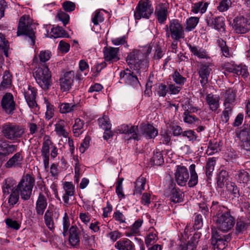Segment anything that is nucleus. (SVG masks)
Returning a JSON list of instances; mask_svg holds the SVG:
<instances>
[{
    "label": "nucleus",
    "mask_w": 250,
    "mask_h": 250,
    "mask_svg": "<svg viewBox=\"0 0 250 250\" xmlns=\"http://www.w3.org/2000/svg\"><path fill=\"white\" fill-rule=\"evenodd\" d=\"M223 69L229 72L232 73L234 75L241 76L244 78H247L249 72L245 65L226 63L223 65Z\"/></svg>",
    "instance_id": "ddd939ff"
},
{
    "label": "nucleus",
    "mask_w": 250,
    "mask_h": 250,
    "mask_svg": "<svg viewBox=\"0 0 250 250\" xmlns=\"http://www.w3.org/2000/svg\"><path fill=\"white\" fill-rule=\"evenodd\" d=\"M51 141L47 139L44 141L41 149L42 156L43 158L44 167L45 169L49 167V146L51 145Z\"/></svg>",
    "instance_id": "c756f323"
},
{
    "label": "nucleus",
    "mask_w": 250,
    "mask_h": 250,
    "mask_svg": "<svg viewBox=\"0 0 250 250\" xmlns=\"http://www.w3.org/2000/svg\"><path fill=\"white\" fill-rule=\"evenodd\" d=\"M1 132L6 139L15 141L22 137L25 129L21 125L8 123L3 125Z\"/></svg>",
    "instance_id": "20e7f679"
},
{
    "label": "nucleus",
    "mask_w": 250,
    "mask_h": 250,
    "mask_svg": "<svg viewBox=\"0 0 250 250\" xmlns=\"http://www.w3.org/2000/svg\"><path fill=\"white\" fill-rule=\"evenodd\" d=\"M211 64L208 62H201L198 66V74L201 79L200 82L203 87H204L208 83L211 68Z\"/></svg>",
    "instance_id": "f3484780"
},
{
    "label": "nucleus",
    "mask_w": 250,
    "mask_h": 250,
    "mask_svg": "<svg viewBox=\"0 0 250 250\" xmlns=\"http://www.w3.org/2000/svg\"><path fill=\"white\" fill-rule=\"evenodd\" d=\"M206 21L208 26L218 31L225 30V18L222 16H215L209 12L206 17Z\"/></svg>",
    "instance_id": "9b49d317"
},
{
    "label": "nucleus",
    "mask_w": 250,
    "mask_h": 250,
    "mask_svg": "<svg viewBox=\"0 0 250 250\" xmlns=\"http://www.w3.org/2000/svg\"><path fill=\"white\" fill-rule=\"evenodd\" d=\"M248 22V20L243 16L237 17L233 20V29L237 34H245L250 30V25Z\"/></svg>",
    "instance_id": "f8f14e48"
},
{
    "label": "nucleus",
    "mask_w": 250,
    "mask_h": 250,
    "mask_svg": "<svg viewBox=\"0 0 250 250\" xmlns=\"http://www.w3.org/2000/svg\"><path fill=\"white\" fill-rule=\"evenodd\" d=\"M47 206V199L42 193L40 192L36 203L35 210L39 216H42Z\"/></svg>",
    "instance_id": "c85d7f7f"
},
{
    "label": "nucleus",
    "mask_w": 250,
    "mask_h": 250,
    "mask_svg": "<svg viewBox=\"0 0 250 250\" xmlns=\"http://www.w3.org/2000/svg\"><path fill=\"white\" fill-rule=\"evenodd\" d=\"M24 95L27 104L30 108H36L38 107L35 100L37 96V90L35 87L31 85H28L27 90L24 91Z\"/></svg>",
    "instance_id": "b1692460"
},
{
    "label": "nucleus",
    "mask_w": 250,
    "mask_h": 250,
    "mask_svg": "<svg viewBox=\"0 0 250 250\" xmlns=\"http://www.w3.org/2000/svg\"><path fill=\"white\" fill-rule=\"evenodd\" d=\"M174 175L175 181L178 185L184 186L186 185L189 179V173L186 167L177 166Z\"/></svg>",
    "instance_id": "a211bd4d"
},
{
    "label": "nucleus",
    "mask_w": 250,
    "mask_h": 250,
    "mask_svg": "<svg viewBox=\"0 0 250 250\" xmlns=\"http://www.w3.org/2000/svg\"><path fill=\"white\" fill-rule=\"evenodd\" d=\"M215 158H208L206 165V173L208 178L212 175V172L214 170V165L215 164Z\"/></svg>",
    "instance_id": "603ef678"
},
{
    "label": "nucleus",
    "mask_w": 250,
    "mask_h": 250,
    "mask_svg": "<svg viewBox=\"0 0 250 250\" xmlns=\"http://www.w3.org/2000/svg\"><path fill=\"white\" fill-rule=\"evenodd\" d=\"M173 81L178 85L182 86L187 81V79L184 77L180 73L177 71L175 70L172 75Z\"/></svg>",
    "instance_id": "864d4df0"
},
{
    "label": "nucleus",
    "mask_w": 250,
    "mask_h": 250,
    "mask_svg": "<svg viewBox=\"0 0 250 250\" xmlns=\"http://www.w3.org/2000/svg\"><path fill=\"white\" fill-rule=\"evenodd\" d=\"M168 8V4L164 3H160L156 6L154 13L159 23L163 24L166 21Z\"/></svg>",
    "instance_id": "4be33fe9"
},
{
    "label": "nucleus",
    "mask_w": 250,
    "mask_h": 250,
    "mask_svg": "<svg viewBox=\"0 0 250 250\" xmlns=\"http://www.w3.org/2000/svg\"><path fill=\"white\" fill-rule=\"evenodd\" d=\"M23 159V157L21 153L17 152L6 162L4 164V167L6 168L21 167Z\"/></svg>",
    "instance_id": "cd10ccee"
},
{
    "label": "nucleus",
    "mask_w": 250,
    "mask_h": 250,
    "mask_svg": "<svg viewBox=\"0 0 250 250\" xmlns=\"http://www.w3.org/2000/svg\"><path fill=\"white\" fill-rule=\"evenodd\" d=\"M231 239L230 233L225 235L219 234L216 228H211V244L214 249L218 250H223L227 246L226 243Z\"/></svg>",
    "instance_id": "9d476101"
},
{
    "label": "nucleus",
    "mask_w": 250,
    "mask_h": 250,
    "mask_svg": "<svg viewBox=\"0 0 250 250\" xmlns=\"http://www.w3.org/2000/svg\"><path fill=\"white\" fill-rule=\"evenodd\" d=\"M190 172V179L188 182V187L190 188L195 186L198 182V175L195 171V165L192 164L189 167Z\"/></svg>",
    "instance_id": "f704fd0d"
},
{
    "label": "nucleus",
    "mask_w": 250,
    "mask_h": 250,
    "mask_svg": "<svg viewBox=\"0 0 250 250\" xmlns=\"http://www.w3.org/2000/svg\"><path fill=\"white\" fill-rule=\"evenodd\" d=\"M231 0H221L217 7V9L221 12L227 11L231 6Z\"/></svg>",
    "instance_id": "4d7b16f0"
},
{
    "label": "nucleus",
    "mask_w": 250,
    "mask_h": 250,
    "mask_svg": "<svg viewBox=\"0 0 250 250\" xmlns=\"http://www.w3.org/2000/svg\"><path fill=\"white\" fill-rule=\"evenodd\" d=\"M74 78L75 72L74 71H68L63 73L59 79L61 90L62 92L69 91L71 88Z\"/></svg>",
    "instance_id": "4468645a"
},
{
    "label": "nucleus",
    "mask_w": 250,
    "mask_h": 250,
    "mask_svg": "<svg viewBox=\"0 0 250 250\" xmlns=\"http://www.w3.org/2000/svg\"><path fill=\"white\" fill-rule=\"evenodd\" d=\"M18 146L11 144L7 141L0 142V158L8 157L17 150Z\"/></svg>",
    "instance_id": "a878e982"
},
{
    "label": "nucleus",
    "mask_w": 250,
    "mask_h": 250,
    "mask_svg": "<svg viewBox=\"0 0 250 250\" xmlns=\"http://www.w3.org/2000/svg\"><path fill=\"white\" fill-rule=\"evenodd\" d=\"M34 77L39 85L43 89H48L51 85V75L48 67H39L34 73Z\"/></svg>",
    "instance_id": "0eeeda50"
},
{
    "label": "nucleus",
    "mask_w": 250,
    "mask_h": 250,
    "mask_svg": "<svg viewBox=\"0 0 250 250\" xmlns=\"http://www.w3.org/2000/svg\"><path fill=\"white\" fill-rule=\"evenodd\" d=\"M250 177L249 173L244 169L238 171L235 174V178L237 181L244 184H247L250 180Z\"/></svg>",
    "instance_id": "ea45409f"
},
{
    "label": "nucleus",
    "mask_w": 250,
    "mask_h": 250,
    "mask_svg": "<svg viewBox=\"0 0 250 250\" xmlns=\"http://www.w3.org/2000/svg\"><path fill=\"white\" fill-rule=\"evenodd\" d=\"M15 105L13 96L11 93H6L3 96L1 101V106L6 113L12 114L15 109Z\"/></svg>",
    "instance_id": "6ab92c4d"
},
{
    "label": "nucleus",
    "mask_w": 250,
    "mask_h": 250,
    "mask_svg": "<svg viewBox=\"0 0 250 250\" xmlns=\"http://www.w3.org/2000/svg\"><path fill=\"white\" fill-rule=\"evenodd\" d=\"M206 102L212 111H216L219 106V97L212 93L208 94L206 98Z\"/></svg>",
    "instance_id": "2f4dec72"
},
{
    "label": "nucleus",
    "mask_w": 250,
    "mask_h": 250,
    "mask_svg": "<svg viewBox=\"0 0 250 250\" xmlns=\"http://www.w3.org/2000/svg\"><path fill=\"white\" fill-rule=\"evenodd\" d=\"M217 44L220 48L224 56L227 58H229L231 56V52L229 47L227 45L225 41L222 39H219L217 40Z\"/></svg>",
    "instance_id": "a19ab883"
},
{
    "label": "nucleus",
    "mask_w": 250,
    "mask_h": 250,
    "mask_svg": "<svg viewBox=\"0 0 250 250\" xmlns=\"http://www.w3.org/2000/svg\"><path fill=\"white\" fill-rule=\"evenodd\" d=\"M119 52V48L118 47H104L103 53L105 61L109 63L117 62L120 60Z\"/></svg>",
    "instance_id": "412c9836"
},
{
    "label": "nucleus",
    "mask_w": 250,
    "mask_h": 250,
    "mask_svg": "<svg viewBox=\"0 0 250 250\" xmlns=\"http://www.w3.org/2000/svg\"><path fill=\"white\" fill-rule=\"evenodd\" d=\"M153 51H154L153 58L155 60H160L165 54V51L162 49L160 45L157 43L154 45Z\"/></svg>",
    "instance_id": "338daca9"
},
{
    "label": "nucleus",
    "mask_w": 250,
    "mask_h": 250,
    "mask_svg": "<svg viewBox=\"0 0 250 250\" xmlns=\"http://www.w3.org/2000/svg\"><path fill=\"white\" fill-rule=\"evenodd\" d=\"M141 134L146 139H154L158 134V130L151 124L142 123L139 126Z\"/></svg>",
    "instance_id": "aec40b11"
},
{
    "label": "nucleus",
    "mask_w": 250,
    "mask_h": 250,
    "mask_svg": "<svg viewBox=\"0 0 250 250\" xmlns=\"http://www.w3.org/2000/svg\"><path fill=\"white\" fill-rule=\"evenodd\" d=\"M164 195L169 197L170 201L175 204L181 203L184 200L183 192L176 187V183L171 179L167 181Z\"/></svg>",
    "instance_id": "423d86ee"
},
{
    "label": "nucleus",
    "mask_w": 250,
    "mask_h": 250,
    "mask_svg": "<svg viewBox=\"0 0 250 250\" xmlns=\"http://www.w3.org/2000/svg\"><path fill=\"white\" fill-rule=\"evenodd\" d=\"M45 103L46 106V111L45 112V119L47 120L52 118L54 115V106L52 105L48 101L45 100Z\"/></svg>",
    "instance_id": "680f3d73"
},
{
    "label": "nucleus",
    "mask_w": 250,
    "mask_h": 250,
    "mask_svg": "<svg viewBox=\"0 0 250 250\" xmlns=\"http://www.w3.org/2000/svg\"><path fill=\"white\" fill-rule=\"evenodd\" d=\"M120 83L127 85L136 86L139 84L137 76L128 69L121 71L120 73Z\"/></svg>",
    "instance_id": "2eb2a0df"
},
{
    "label": "nucleus",
    "mask_w": 250,
    "mask_h": 250,
    "mask_svg": "<svg viewBox=\"0 0 250 250\" xmlns=\"http://www.w3.org/2000/svg\"><path fill=\"white\" fill-rule=\"evenodd\" d=\"M223 97L224 99V106L233 107V103L234 102L235 99V93L234 91L231 89L227 90L223 94Z\"/></svg>",
    "instance_id": "473e14b6"
},
{
    "label": "nucleus",
    "mask_w": 250,
    "mask_h": 250,
    "mask_svg": "<svg viewBox=\"0 0 250 250\" xmlns=\"http://www.w3.org/2000/svg\"><path fill=\"white\" fill-rule=\"evenodd\" d=\"M248 226V224L241 218L238 219L235 226L236 233H242L247 229Z\"/></svg>",
    "instance_id": "3c124183"
},
{
    "label": "nucleus",
    "mask_w": 250,
    "mask_h": 250,
    "mask_svg": "<svg viewBox=\"0 0 250 250\" xmlns=\"http://www.w3.org/2000/svg\"><path fill=\"white\" fill-rule=\"evenodd\" d=\"M35 182L34 177L29 174L22 177L15 189L22 200L26 201L30 199Z\"/></svg>",
    "instance_id": "7ed1b4c3"
},
{
    "label": "nucleus",
    "mask_w": 250,
    "mask_h": 250,
    "mask_svg": "<svg viewBox=\"0 0 250 250\" xmlns=\"http://www.w3.org/2000/svg\"><path fill=\"white\" fill-rule=\"evenodd\" d=\"M233 107L230 106H225V109L223 111L221 118L222 122L227 123L229 119V115L232 113Z\"/></svg>",
    "instance_id": "774afa93"
},
{
    "label": "nucleus",
    "mask_w": 250,
    "mask_h": 250,
    "mask_svg": "<svg viewBox=\"0 0 250 250\" xmlns=\"http://www.w3.org/2000/svg\"><path fill=\"white\" fill-rule=\"evenodd\" d=\"M138 125H131L129 126L128 131L126 133V135H130L128 140H134L139 141L141 139V135L138 132Z\"/></svg>",
    "instance_id": "79ce46f5"
},
{
    "label": "nucleus",
    "mask_w": 250,
    "mask_h": 250,
    "mask_svg": "<svg viewBox=\"0 0 250 250\" xmlns=\"http://www.w3.org/2000/svg\"><path fill=\"white\" fill-rule=\"evenodd\" d=\"M51 36L54 38L68 37L69 35L67 32L60 26L52 28L51 30Z\"/></svg>",
    "instance_id": "c03bdc74"
},
{
    "label": "nucleus",
    "mask_w": 250,
    "mask_h": 250,
    "mask_svg": "<svg viewBox=\"0 0 250 250\" xmlns=\"http://www.w3.org/2000/svg\"><path fill=\"white\" fill-rule=\"evenodd\" d=\"M146 178L142 176L138 177L134 183V189L133 194L134 195H141L143 191L145 189L146 185Z\"/></svg>",
    "instance_id": "72a5a7b5"
},
{
    "label": "nucleus",
    "mask_w": 250,
    "mask_h": 250,
    "mask_svg": "<svg viewBox=\"0 0 250 250\" xmlns=\"http://www.w3.org/2000/svg\"><path fill=\"white\" fill-rule=\"evenodd\" d=\"M183 120L184 122L188 124H194L198 125L201 121L196 116L191 115L188 111H185L183 113Z\"/></svg>",
    "instance_id": "58836bf2"
},
{
    "label": "nucleus",
    "mask_w": 250,
    "mask_h": 250,
    "mask_svg": "<svg viewBox=\"0 0 250 250\" xmlns=\"http://www.w3.org/2000/svg\"><path fill=\"white\" fill-rule=\"evenodd\" d=\"M228 172L225 170H221L218 174L217 178V186L220 188H222L225 185V183L228 180Z\"/></svg>",
    "instance_id": "37998d69"
},
{
    "label": "nucleus",
    "mask_w": 250,
    "mask_h": 250,
    "mask_svg": "<svg viewBox=\"0 0 250 250\" xmlns=\"http://www.w3.org/2000/svg\"><path fill=\"white\" fill-rule=\"evenodd\" d=\"M55 131L59 136H62L65 138L68 136V133L65 129L64 121L61 120L55 125Z\"/></svg>",
    "instance_id": "4c0bfd02"
},
{
    "label": "nucleus",
    "mask_w": 250,
    "mask_h": 250,
    "mask_svg": "<svg viewBox=\"0 0 250 250\" xmlns=\"http://www.w3.org/2000/svg\"><path fill=\"white\" fill-rule=\"evenodd\" d=\"M157 240V236L156 234L153 233H149L145 238V243L147 248L151 246L156 242Z\"/></svg>",
    "instance_id": "69168bd1"
},
{
    "label": "nucleus",
    "mask_w": 250,
    "mask_h": 250,
    "mask_svg": "<svg viewBox=\"0 0 250 250\" xmlns=\"http://www.w3.org/2000/svg\"><path fill=\"white\" fill-rule=\"evenodd\" d=\"M227 189L229 192L231 193L235 198H239L240 196V192L239 188L233 183L228 184Z\"/></svg>",
    "instance_id": "052dcab7"
},
{
    "label": "nucleus",
    "mask_w": 250,
    "mask_h": 250,
    "mask_svg": "<svg viewBox=\"0 0 250 250\" xmlns=\"http://www.w3.org/2000/svg\"><path fill=\"white\" fill-rule=\"evenodd\" d=\"M183 137H186L189 141L194 142L195 141H199L198 136L195 132L193 130H188L183 132Z\"/></svg>",
    "instance_id": "bf43d9fd"
},
{
    "label": "nucleus",
    "mask_w": 250,
    "mask_h": 250,
    "mask_svg": "<svg viewBox=\"0 0 250 250\" xmlns=\"http://www.w3.org/2000/svg\"><path fill=\"white\" fill-rule=\"evenodd\" d=\"M187 46L188 47L191 54L198 59L206 60L210 59L208 52L205 48L191 43H187Z\"/></svg>",
    "instance_id": "5701e85b"
},
{
    "label": "nucleus",
    "mask_w": 250,
    "mask_h": 250,
    "mask_svg": "<svg viewBox=\"0 0 250 250\" xmlns=\"http://www.w3.org/2000/svg\"><path fill=\"white\" fill-rule=\"evenodd\" d=\"M199 236L197 234H194L191 237L190 239L188 241L187 244L189 250H196L198 241Z\"/></svg>",
    "instance_id": "e2e57ef3"
},
{
    "label": "nucleus",
    "mask_w": 250,
    "mask_h": 250,
    "mask_svg": "<svg viewBox=\"0 0 250 250\" xmlns=\"http://www.w3.org/2000/svg\"><path fill=\"white\" fill-rule=\"evenodd\" d=\"M210 209L218 230L223 232H228L232 229L235 223V219L228 208L221 206L217 201H213Z\"/></svg>",
    "instance_id": "f257e3e1"
},
{
    "label": "nucleus",
    "mask_w": 250,
    "mask_h": 250,
    "mask_svg": "<svg viewBox=\"0 0 250 250\" xmlns=\"http://www.w3.org/2000/svg\"><path fill=\"white\" fill-rule=\"evenodd\" d=\"M126 62L129 65H133L134 69L139 72L144 62H146L144 54L141 50L134 49L128 53L126 57Z\"/></svg>",
    "instance_id": "1a4fd4ad"
},
{
    "label": "nucleus",
    "mask_w": 250,
    "mask_h": 250,
    "mask_svg": "<svg viewBox=\"0 0 250 250\" xmlns=\"http://www.w3.org/2000/svg\"><path fill=\"white\" fill-rule=\"evenodd\" d=\"M68 243L73 248H78L80 246L79 230L76 226H72L69 229Z\"/></svg>",
    "instance_id": "393cba45"
},
{
    "label": "nucleus",
    "mask_w": 250,
    "mask_h": 250,
    "mask_svg": "<svg viewBox=\"0 0 250 250\" xmlns=\"http://www.w3.org/2000/svg\"><path fill=\"white\" fill-rule=\"evenodd\" d=\"M64 193L62 199L65 206L69 204V198L74 196L75 193V186L71 182H65L63 184Z\"/></svg>",
    "instance_id": "bb28decb"
},
{
    "label": "nucleus",
    "mask_w": 250,
    "mask_h": 250,
    "mask_svg": "<svg viewBox=\"0 0 250 250\" xmlns=\"http://www.w3.org/2000/svg\"><path fill=\"white\" fill-rule=\"evenodd\" d=\"M154 9L151 1L149 0H140L134 11L135 20H140L142 18L148 19L153 14Z\"/></svg>",
    "instance_id": "39448f33"
},
{
    "label": "nucleus",
    "mask_w": 250,
    "mask_h": 250,
    "mask_svg": "<svg viewBox=\"0 0 250 250\" xmlns=\"http://www.w3.org/2000/svg\"><path fill=\"white\" fill-rule=\"evenodd\" d=\"M20 194L15 189L12 191L8 197V203L11 208L14 206L18 203L19 200Z\"/></svg>",
    "instance_id": "6e6d98bb"
},
{
    "label": "nucleus",
    "mask_w": 250,
    "mask_h": 250,
    "mask_svg": "<svg viewBox=\"0 0 250 250\" xmlns=\"http://www.w3.org/2000/svg\"><path fill=\"white\" fill-rule=\"evenodd\" d=\"M208 5V3L207 2L200 1L194 4L192 11L195 13H197L199 12L204 13L206 11Z\"/></svg>",
    "instance_id": "8fccbe9b"
},
{
    "label": "nucleus",
    "mask_w": 250,
    "mask_h": 250,
    "mask_svg": "<svg viewBox=\"0 0 250 250\" xmlns=\"http://www.w3.org/2000/svg\"><path fill=\"white\" fill-rule=\"evenodd\" d=\"M91 20L95 26H98L100 23H102L104 21V14L100 11L96 10L93 14Z\"/></svg>",
    "instance_id": "5fc2aeb1"
},
{
    "label": "nucleus",
    "mask_w": 250,
    "mask_h": 250,
    "mask_svg": "<svg viewBox=\"0 0 250 250\" xmlns=\"http://www.w3.org/2000/svg\"><path fill=\"white\" fill-rule=\"evenodd\" d=\"M238 137L242 142L241 147L245 150L250 153V137L245 132H240Z\"/></svg>",
    "instance_id": "e433bc0d"
},
{
    "label": "nucleus",
    "mask_w": 250,
    "mask_h": 250,
    "mask_svg": "<svg viewBox=\"0 0 250 250\" xmlns=\"http://www.w3.org/2000/svg\"><path fill=\"white\" fill-rule=\"evenodd\" d=\"M150 163L152 165L157 166L164 164V160L161 151L157 149L154 151V155L150 159Z\"/></svg>",
    "instance_id": "c9c22d12"
},
{
    "label": "nucleus",
    "mask_w": 250,
    "mask_h": 250,
    "mask_svg": "<svg viewBox=\"0 0 250 250\" xmlns=\"http://www.w3.org/2000/svg\"><path fill=\"white\" fill-rule=\"evenodd\" d=\"M166 36L171 38L175 41H179L183 39L185 37V33L183 27L179 21L176 19L171 20L168 25L166 26Z\"/></svg>",
    "instance_id": "6e6552de"
},
{
    "label": "nucleus",
    "mask_w": 250,
    "mask_h": 250,
    "mask_svg": "<svg viewBox=\"0 0 250 250\" xmlns=\"http://www.w3.org/2000/svg\"><path fill=\"white\" fill-rule=\"evenodd\" d=\"M156 91L160 97H165L168 92L167 86L163 83H158L156 85Z\"/></svg>",
    "instance_id": "0e129e2a"
},
{
    "label": "nucleus",
    "mask_w": 250,
    "mask_h": 250,
    "mask_svg": "<svg viewBox=\"0 0 250 250\" xmlns=\"http://www.w3.org/2000/svg\"><path fill=\"white\" fill-rule=\"evenodd\" d=\"M35 33L36 28H33L29 16L27 15L21 16L19 20L17 36H23L24 39L29 45L34 46L36 39Z\"/></svg>",
    "instance_id": "f03ea898"
},
{
    "label": "nucleus",
    "mask_w": 250,
    "mask_h": 250,
    "mask_svg": "<svg viewBox=\"0 0 250 250\" xmlns=\"http://www.w3.org/2000/svg\"><path fill=\"white\" fill-rule=\"evenodd\" d=\"M99 127L104 129L107 130L108 129H111V124L109 117L105 115L104 113L102 118H100L98 120Z\"/></svg>",
    "instance_id": "a18cd8bd"
},
{
    "label": "nucleus",
    "mask_w": 250,
    "mask_h": 250,
    "mask_svg": "<svg viewBox=\"0 0 250 250\" xmlns=\"http://www.w3.org/2000/svg\"><path fill=\"white\" fill-rule=\"evenodd\" d=\"M198 22V18L195 17H190L187 20L186 29L188 31H191L195 28Z\"/></svg>",
    "instance_id": "13d9d810"
},
{
    "label": "nucleus",
    "mask_w": 250,
    "mask_h": 250,
    "mask_svg": "<svg viewBox=\"0 0 250 250\" xmlns=\"http://www.w3.org/2000/svg\"><path fill=\"white\" fill-rule=\"evenodd\" d=\"M60 216V212L59 209L55 208L52 210L47 209L44 215V223L47 228L51 231H53L55 226L54 219L57 220Z\"/></svg>",
    "instance_id": "dca6fc26"
},
{
    "label": "nucleus",
    "mask_w": 250,
    "mask_h": 250,
    "mask_svg": "<svg viewBox=\"0 0 250 250\" xmlns=\"http://www.w3.org/2000/svg\"><path fill=\"white\" fill-rule=\"evenodd\" d=\"M77 104L73 103H63L60 105V111L62 113L73 112L77 107Z\"/></svg>",
    "instance_id": "49530a36"
},
{
    "label": "nucleus",
    "mask_w": 250,
    "mask_h": 250,
    "mask_svg": "<svg viewBox=\"0 0 250 250\" xmlns=\"http://www.w3.org/2000/svg\"><path fill=\"white\" fill-rule=\"evenodd\" d=\"M171 135L167 130H162L160 133V144L167 146L171 144Z\"/></svg>",
    "instance_id": "09e8293b"
},
{
    "label": "nucleus",
    "mask_w": 250,
    "mask_h": 250,
    "mask_svg": "<svg viewBox=\"0 0 250 250\" xmlns=\"http://www.w3.org/2000/svg\"><path fill=\"white\" fill-rule=\"evenodd\" d=\"M83 125V122L80 119L77 118L75 120V124L73 126V131L76 137L79 136L82 133Z\"/></svg>",
    "instance_id": "de8ad7c7"
},
{
    "label": "nucleus",
    "mask_w": 250,
    "mask_h": 250,
    "mask_svg": "<svg viewBox=\"0 0 250 250\" xmlns=\"http://www.w3.org/2000/svg\"><path fill=\"white\" fill-rule=\"evenodd\" d=\"M115 247L118 250H134L135 245L133 243L127 238H123L117 241Z\"/></svg>",
    "instance_id": "7c9ffc66"
}]
</instances>
